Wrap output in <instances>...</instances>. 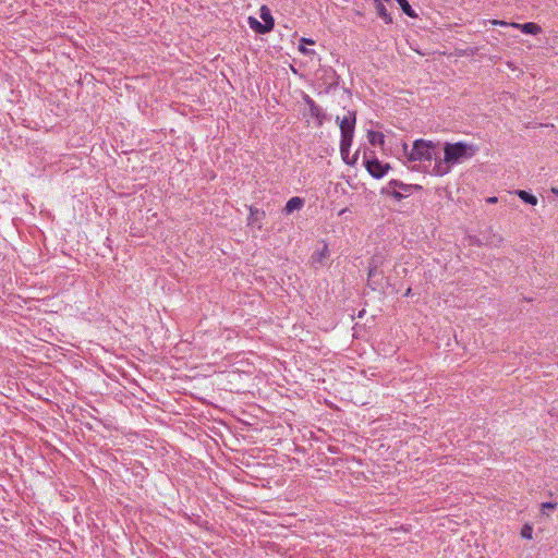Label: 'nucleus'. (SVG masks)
<instances>
[{
	"label": "nucleus",
	"mask_w": 558,
	"mask_h": 558,
	"mask_svg": "<svg viewBox=\"0 0 558 558\" xmlns=\"http://www.w3.org/2000/svg\"><path fill=\"white\" fill-rule=\"evenodd\" d=\"M475 151L476 149L472 145L462 142L454 144L446 143L444 146V159L435 157L436 163L433 173L439 177L447 174L452 165L473 157Z\"/></svg>",
	"instance_id": "1"
},
{
	"label": "nucleus",
	"mask_w": 558,
	"mask_h": 558,
	"mask_svg": "<svg viewBox=\"0 0 558 558\" xmlns=\"http://www.w3.org/2000/svg\"><path fill=\"white\" fill-rule=\"evenodd\" d=\"M437 145L430 141L416 140L413 143L412 148L409 150L407 143L402 145L403 153L409 161H429L435 156V149Z\"/></svg>",
	"instance_id": "2"
},
{
	"label": "nucleus",
	"mask_w": 558,
	"mask_h": 558,
	"mask_svg": "<svg viewBox=\"0 0 558 558\" xmlns=\"http://www.w3.org/2000/svg\"><path fill=\"white\" fill-rule=\"evenodd\" d=\"M365 167L369 174L376 179L383 178L390 169L389 163H381L377 158L365 160Z\"/></svg>",
	"instance_id": "3"
},
{
	"label": "nucleus",
	"mask_w": 558,
	"mask_h": 558,
	"mask_svg": "<svg viewBox=\"0 0 558 558\" xmlns=\"http://www.w3.org/2000/svg\"><path fill=\"white\" fill-rule=\"evenodd\" d=\"M355 121V111H348V114L343 118L337 117L341 133H354Z\"/></svg>",
	"instance_id": "4"
},
{
	"label": "nucleus",
	"mask_w": 558,
	"mask_h": 558,
	"mask_svg": "<svg viewBox=\"0 0 558 558\" xmlns=\"http://www.w3.org/2000/svg\"><path fill=\"white\" fill-rule=\"evenodd\" d=\"M303 99L308 106L311 117L316 119L317 125L320 126L326 117L323 109L308 95H304Z\"/></svg>",
	"instance_id": "5"
},
{
	"label": "nucleus",
	"mask_w": 558,
	"mask_h": 558,
	"mask_svg": "<svg viewBox=\"0 0 558 558\" xmlns=\"http://www.w3.org/2000/svg\"><path fill=\"white\" fill-rule=\"evenodd\" d=\"M388 189H397L400 192H403L407 195H410L413 190H422L421 185L405 184L398 180H391L388 183Z\"/></svg>",
	"instance_id": "6"
},
{
	"label": "nucleus",
	"mask_w": 558,
	"mask_h": 558,
	"mask_svg": "<svg viewBox=\"0 0 558 558\" xmlns=\"http://www.w3.org/2000/svg\"><path fill=\"white\" fill-rule=\"evenodd\" d=\"M510 25L512 27L521 29V32L524 34L537 35L542 32V27L538 24L533 23V22H529V23H524V24L511 23Z\"/></svg>",
	"instance_id": "7"
},
{
	"label": "nucleus",
	"mask_w": 558,
	"mask_h": 558,
	"mask_svg": "<svg viewBox=\"0 0 558 558\" xmlns=\"http://www.w3.org/2000/svg\"><path fill=\"white\" fill-rule=\"evenodd\" d=\"M303 205H304V199L295 196V197L290 198L287 202L283 210H284L286 215H290L294 210L301 209Z\"/></svg>",
	"instance_id": "8"
},
{
	"label": "nucleus",
	"mask_w": 558,
	"mask_h": 558,
	"mask_svg": "<svg viewBox=\"0 0 558 558\" xmlns=\"http://www.w3.org/2000/svg\"><path fill=\"white\" fill-rule=\"evenodd\" d=\"M248 24L252 29H254L258 34H266L272 31L268 25L265 23L258 22L255 17L250 16L248 17Z\"/></svg>",
	"instance_id": "9"
},
{
	"label": "nucleus",
	"mask_w": 558,
	"mask_h": 558,
	"mask_svg": "<svg viewBox=\"0 0 558 558\" xmlns=\"http://www.w3.org/2000/svg\"><path fill=\"white\" fill-rule=\"evenodd\" d=\"M260 17L266 25H268L271 29L274 28L275 22L271 12L267 5H262Z\"/></svg>",
	"instance_id": "10"
},
{
	"label": "nucleus",
	"mask_w": 558,
	"mask_h": 558,
	"mask_svg": "<svg viewBox=\"0 0 558 558\" xmlns=\"http://www.w3.org/2000/svg\"><path fill=\"white\" fill-rule=\"evenodd\" d=\"M353 133H341L340 149L341 154L348 153L352 144Z\"/></svg>",
	"instance_id": "11"
},
{
	"label": "nucleus",
	"mask_w": 558,
	"mask_h": 558,
	"mask_svg": "<svg viewBox=\"0 0 558 558\" xmlns=\"http://www.w3.org/2000/svg\"><path fill=\"white\" fill-rule=\"evenodd\" d=\"M368 140L372 145H380L383 146L385 143V136L381 132L377 131H369L368 132Z\"/></svg>",
	"instance_id": "12"
},
{
	"label": "nucleus",
	"mask_w": 558,
	"mask_h": 558,
	"mask_svg": "<svg viewBox=\"0 0 558 558\" xmlns=\"http://www.w3.org/2000/svg\"><path fill=\"white\" fill-rule=\"evenodd\" d=\"M517 195L525 203L530 204V205H533L535 206L537 204V197L530 194L529 192L526 191H523V190H518L517 192Z\"/></svg>",
	"instance_id": "13"
},
{
	"label": "nucleus",
	"mask_w": 558,
	"mask_h": 558,
	"mask_svg": "<svg viewBox=\"0 0 558 558\" xmlns=\"http://www.w3.org/2000/svg\"><path fill=\"white\" fill-rule=\"evenodd\" d=\"M327 257H328V246H327V244H324L322 251H318L313 254L312 259H313V263L322 264Z\"/></svg>",
	"instance_id": "14"
},
{
	"label": "nucleus",
	"mask_w": 558,
	"mask_h": 558,
	"mask_svg": "<svg viewBox=\"0 0 558 558\" xmlns=\"http://www.w3.org/2000/svg\"><path fill=\"white\" fill-rule=\"evenodd\" d=\"M397 2L401 7L404 14H407L410 17H416V14L413 11V9L411 8V5L409 4L408 0H397Z\"/></svg>",
	"instance_id": "15"
},
{
	"label": "nucleus",
	"mask_w": 558,
	"mask_h": 558,
	"mask_svg": "<svg viewBox=\"0 0 558 558\" xmlns=\"http://www.w3.org/2000/svg\"><path fill=\"white\" fill-rule=\"evenodd\" d=\"M557 506H558L557 502H551V501L542 502L541 504V513L548 515L547 510H555L557 508Z\"/></svg>",
	"instance_id": "16"
},
{
	"label": "nucleus",
	"mask_w": 558,
	"mask_h": 558,
	"mask_svg": "<svg viewBox=\"0 0 558 558\" xmlns=\"http://www.w3.org/2000/svg\"><path fill=\"white\" fill-rule=\"evenodd\" d=\"M385 193L391 195L397 201H400L404 197L403 192L398 191L397 189H388V186L384 190Z\"/></svg>",
	"instance_id": "17"
},
{
	"label": "nucleus",
	"mask_w": 558,
	"mask_h": 558,
	"mask_svg": "<svg viewBox=\"0 0 558 558\" xmlns=\"http://www.w3.org/2000/svg\"><path fill=\"white\" fill-rule=\"evenodd\" d=\"M379 276H381V272L377 269V265L369 266L368 280H375Z\"/></svg>",
	"instance_id": "18"
},
{
	"label": "nucleus",
	"mask_w": 558,
	"mask_h": 558,
	"mask_svg": "<svg viewBox=\"0 0 558 558\" xmlns=\"http://www.w3.org/2000/svg\"><path fill=\"white\" fill-rule=\"evenodd\" d=\"M533 534L532 526L525 524L521 530V536L526 539H531Z\"/></svg>",
	"instance_id": "19"
},
{
	"label": "nucleus",
	"mask_w": 558,
	"mask_h": 558,
	"mask_svg": "<svg viewBox=\"0 0 558 558\" xmlns=\"http://www.w3.org/2000/svg\"><path fill=\"white\" fill-rule=\"evenodd\" d=\"M381 264V257L380 256H374L369 263V266H374V265H377V268L380 266Z\"/></svg>",
	"instance_id": "20"
},
{
	"label": "nucleus",
	"mask_w": 558,
	"mask_h": 558,
	"mask_svg": "<svg viewBox=\"0 0 558 558\" xmlns=\"http://www.w3.org/2000/svg\"><path fill=\"white\" fill-rule=\"evenodd\" d=\"M300 51H302L303 53H313L314 52L313 50L306 49L302 45L300 46Z\"/></svg>",
	"instance_id": "21"
},
{
	"label": "nucleus",
	"mask_w": 558,
	"mask_h": 558,
	"mask_svg": "<svg viewBox=\"0 0 558 558\" xmlns=\"http://www.w3.org/2000/svg\"><path fill=\"white\" fill-rule=\"evenodd\" d=\"M497 202H498V198L496 196H492V197L487 198V203H489V204H495Z\"/></svg>",
	"instance_id": "22"
},
{
	"label": "nucleus",
	"mask_w": 558,
	"mask_h": 558,
	"mask_svg": "<svg viewBox=\"0 0 558 558\" xmlns=\"http://www.w3.org/2000/svg\"><path fill=\"white\" fill-rule=\"evenodd\" d=\"M301 43H302V44L314 45V40H312V39H306V38H302V39H301Z\"/></svg>",
	"instance_id": "23"
},
{
	"label": "nucleus",
	"mask_w": 558,
	"mask_h": 558,
	"mask_svg": "<svg viewBox=\"0 0 558 558\" xmlns=\"http://www.w3.org/2000/svg\"><path fill=\"white\" fill-rule=\"evenodd\" d=\"M492 23L495 24V25H508L506 22L497 21V20H494Z\"/></svg>",
	"instance_id": "24"
},
{
	"label": "nucleus",
	"mask_w": 558,
	"mask_h": 558,
	"mask_svg": "<svg viewBox=\"0 0 558 558\" xmlns=\"http://www.w3.org/2000/svg\"><path fill=\"white\" fill-rule=\"evenodd\" d=\"M551 192L558 196V189L557 187H551Z\"/></svg>",
	"instance_id": "25"
},
{
	"label": "nucleus",
	"mask_w": 558,
	"mask_h": 558,
	"mask_svg": "<svg viewBox=\"0 0 558 558\" xmlns=\"http://www.w3.org/2000/svg\"><path fill=\"white\" fill-rule=\"evenodd\" d=\"M411 293V289L409 288L405 292V295H409Z\"/></svg>",
	"instance_id": "26"
},
{
	"label": "nucleus",
	"mask_w": 558,
	"mask_h": 558,
	"mask_svg": "<svg viewBox=\"0 0 558 558\" xmlns=\"http://www.w3.org/2000/svg\"><path fill=\"white\" fill-rule=\"evenodd\" d=\"M250 211H251V215H254V210L252 207L250 208Z\"/></svg>",
	"instance_id": "27"
}]
</instances>
